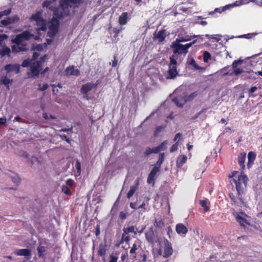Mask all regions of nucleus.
Masks as SVG:
<instances>
[{
	"label": "nucleus",
	"mask_w": 262,
	"mask_h": 262,
	"mask_svg": "<svg viewBox=\"0 0 262 262\" xmlns=\"http://www.w3.org/2000/svg\"><path fill=\"white\" fill-rule=\"evenodd\" d=\"M75 167L77 169V173L80 175L81 173V163L79 161H76L75 163Z\"/></svg>",
	"instance_id": "nucleus-43"
},
{
	"label": "nucleus",
	"mask_w": 262,
	"mask_h": 262,
	"mask_svg": "<svg viewBox=\"0 0 262 262\" xmlns=\"http://www.w3.org/2000/svg\"><path fill=\"white\" fill-rule=\"evenodd\" d=\"M39 54L37 52H34L33 53L32 59L31 60L32 62H35V60L39 56Z\"/></svg>",
	"instance_id": "nucleus-56"
},
{
	"label": "nucleus",
	"mask_w": 262,
	"mask_h": 262,
	"mask_svg": "<svg viewBox=\"0 0 262 262\" xmlns=\"http://www.w3.org/2000/svg\"><path fill=\"white\" fill-rule=\"evenodd\" d=\"M187 157L185 155H180L178 157L177 160V166L178 167H182L187 160Z\"/></svg>",
	"instance_id": "nucleus-24"
},
{
	"label": "nucleus",
	"mask_w": 262,
	"mask_h": 262,
	"mask_svg": "<svg viewBox=\"0 0 262 262\" xmlns=\"http://www.w3.org/2000/svg\"><path fill=\"white\" fill-rule=\"evenodd\" d=\"M243 72V70L240 68H236L234 70L233 73L236 75L241 74Z\"/></svg>",
	"instance_id": "nucleus-51"
},
{
	"label": "nucleus",
	"mask_w": 262,
	"mask_h": 262,
	"mask_svg": "<svg viewBox=\"0 0 262 262\" xmlns=\"http://www.w3.org/2000/svg\"><path fill=\"white\" fill-rule=\"evenodd\" d=\"M197 95L196 92H194L191 93L188 96H186V98L187 100V101L192 100L195 97H196Z\"/></svg>",
	"instance_id": "nucleus-44"
},
{
	"label": "nucleus",
	"mask_w": 262,
	"mask_h": 262,
	"mask_svg": "<svg viewBox=\"0 0 262 262\" xmlns=\"http://www.w3.org/2000/svg\"><path fill=\"white\" fill-rule=\"evenodd\" d=\"M124 29V28L122 27H115L113 29V32L115 34L113 36V40H117V37H118L119 33L122 31Z\"/></svg>",
	"instance_id": "nucleus-28"
},
{
	"label": "nucleus",
	"mask_w": 262,
	"mask_h": 262,
	"mask_svg": "<svg viewBox=\"0 0 262 262\" xmlns=\"http://www.w3.org/2000/svg\"><path fill=\"white\" fill-rule=\"evenodd\" d=\"M33 36V34L28 31H24L23 33L16 35L14 38L11 39L12 43H14L11 47L13 53H18L25 51L27 50L26 41L29 40Z\"/></svg>",
	"instance_id": "nucleus-2"
},
{
	"label": "nucleus",
	"mask_w": 262,
	"mask_h": 262,
	"mask_svg": "<svg viewBox=\"0 0 262 262\" xmlns=\"http://www.w3.org/2000/svg\"><path fill=\"white\" fill-rule=\"evenodd\" d=\"M238 173V171H233L232 172V175L229 176V177H234V181L235 184L236 191H237L238 199L243 203V199L242 194L244 192V190L247 187V184L248 180L247 176L244 174V172H241V174L238 176L236 178V174Z\"/></svg>",
	"instance_id": "nucleus-4"
},
{
	"label": "nucleus",
	"mask_w": 262,
	"mask_h": 262,
	"mask_svg": "<svg viewBox=\"0 0 262 262\" xmlns=\"http://www.w3.org/2000/svg\"><path fill=\"white\" fill-rule=\"evenodd\" d=\"M216 35H208V34H206L205 35V36L208 38H212V39H214L215 40H216L217 41H219V39L217 38L216 37H215Z\"/></svg>",
	"instance_id": "nucleus-58"
},
{
	"label": "nucleus",
	"mask_w": 262,
	"mask_h": 262,
	"mask_svg": "<svg viewBox=\"0 0 262 262\" xmlns=\"http://www.w3.org/2000/svg\"><path fill=\"white\" fill-rule=\"evenodd\" d=\"M257 90V88L256 86H252L250 90L249 91V93H253L255 92Z\"/></svg>",
	"instance_id": "nucleus-64"
},
{
	"label": "nucleus",
	"mask_w": 262,
	"mask_h": 262,
	"mask_svg": "<svg viewBox=\"0 0 262 262\" xmlns=\"http://www.w3.org/2000/svg\"><path fill=\"white\" fill-rule=\"evenodd\" d=\"M145 238L147 242L150 244L154 243V232L152 228L145 232Z\"/></svg>",
	"instance_id": "nucleus-19"
},
{
	"label": "nucleus",
	"mask_w": 262,
	"mask_h": 262,
	"mask_svg": "<svg viewBox=\"0 0 262 262\" xmlns=\"http://www.w3.org/2000/svg\"><path fill=\"white\" fill-rule=\"evenodd\" d=\"M62 191L66 194L71 195L72 194L71 191L67 185H62L61 186Z\"/></svg>",
	"instance_id": "nucleus-38"
},
{
	"label": "nucleus",
	"mask_w": 262,
	"mask_h": 262,
	"mask_svg": "<svg viewBox=\"0 0 262 262\" xmlns=\"http://www.w3.org/2000/svg\"><path fill=\"white\" fill-rule=\"evenodd\" d=\"M1 81L2 83L6 85L8 89H9V84H11L13 81L12 79H10L6 76L2 77Z\"/></svg>",
	"instance_id": "nucleus-30"
},
{
	"label": "nucleus",
	"mask_w": 262,
	"mask_h": 262,
	"mask_svg": "<svg viewBox=\"0 0 262 262\" xmlns=\"http://www.w3.org/2000/svg\"><path fill=\"white\" fill-rule=\"evenodd\" d=\"M177 60L170 58V62L168 64V70L166 77L167 79H174L178 75L179 72L177 70Z\"/></svg>",
	"instance_id": "nucleus-8"
},
{
	"label": "nucleus",
	"mask_w": 262,
	"mask_h": 262,
	"mask_svg": "<svg viewBox=\"0 0 262 262\" xmlns=\"http://www.w3.org/2000/svg\"><path fill=\"white\" fill-rule=\"evenodd\" d=\"M10 17L11 18V21L12 24L16 23L19 20V18L17 15H14L13 16Z\"/></svg>",
	"instance_id": "nucleus-50"
},
{
	"label": "nucleus",
	"mask_w": 262,
	"mask_h": 262,
	"mask_svg": "<svg viewBox=\"0 0 262 262\" xmlns=\"http://www.w3.org/2000/svg\"><path fill=\"white\" fill-rule=\"evenodd\" d=\"M152 153H153L152 149H151L150 147H147L144 151V155L146 156Z\"/></svg>",
	"instance_id": "nucleus-52"
},
{
	"label": "nucleus",
	"mask_w": 262,
	"mask_h": 262,
	"mask_svg": "<svg viewBox=\"0 0 262 262\" xmlns=\"http://www.w3.org/2000/svg\"><path fill=\"white\" fill-rule=\"evenodd\" d=\"M236 220L237 222L242 226H245L246 224H248V223L246 221V220L237 214L236 216Z\"/></svg>",
	"instance_id": "nucleus-29"
},
{
	"label": "nucleus",
	"mask_w": 262,
	"mask_h": 262,
	"mask_svg": "<svg viewBox=\"0 0 262 262\" xmlns=\"http://www.w3.org/2000/svg\"><path fill=\"white\" fill-rule=\"evenodd\" d=\"M192 37L191 36H186L184 37L179 36L176 40L180 42H186L191 40Z\"/></svg>",
	"instance_id": "nucleus-34"
},
{
	"label": "nucleus",
	"mask_w": 262,
	"mask_h": 262,
	"mask_svg": "<svg viewBox=\"0 0 262 262\" xmlns=\"http://www.w3.org/2000/svg\"><path fill=\"white\" fill-rule=\"evenodd\" d=\"M9 172L11 174L10 176L11 181L15 184L16 186H18L20 183V179L18 175L11 171H9Z\"/></svg>",
	"instance_id": "nucleus-23"
},
{
	"label": "nucleus",
	"mask_w": 262,
	"mask_h": 262,
	"mask_svg": "<svg viewBox=\"0 0 262 262\" xmlns=\"http://www.w3.org/2000/svg\"><path fill=\"white\" fill-rule=\"evenodd\" d=\"M164 156L165 154L164 152L160 154L158 160L155 164V166H158L159 168L160 169L161 165L163 163L164 160Z\"/></svg>",
	"instance_id": "nucleus-31"
},
{
	"label": "nucleus",
	"mask_w": 262,
	"mask_h": 262,
	"mask_svg": "<svg viewBox=\"0 0 262 262\" xmlns=\"http://www.w3.org/2000/svg\"><path fill=\"white\" fill-rule=\"evenodd\" d=\"M123 233L121 236V239L119 242L117 246L122 244L123 242H125L127 244L128 243L130 240V236L128 235L129 233H134V235L137 234V231L135 230V227L134 226H130L127 227H123Z\"/></svg>",
	"instance_id": "nucleus-7"
},
{
	"label": "nucleus",
	"mask_w": 262,
	"mask_h": 262,
	"mask_svg": "<svg viewBox=\"0 0 262 262\" xmlns=\"http://www.w3.org/2000/svg\"><path fill=\"white\" fill-rule=\"evenodd\" d=\"M187 63L189 65H191L196 70H200L201 68L196 63L194 59L193 58H191L188 61Z\"/></svg>",
	"instance_id": "nucleus-36"
},
{
	"label": "nucleus",
	"mask_w": 262,
	"mask_h": 262,
	"mask_svg": "<svg viewBox=\"0 0 262 262\" xmlns=\"http://www.w3.org/2000/svg\"><path fill=\"white\" fill-rule=\"evenodd\" d=\"M14 253L15 255L18 256H30L31 255V251L28 249H17Z\"/></svg>",
	"instance_id": "nucleus-17"
},
{
	"label": "nucleus",
	"mask_w": 262,
	"mask_h": 262,
	"mask_svg": "<svg viewBox=\"0 0 262 262\" xmlns=\"http://www.w3.org/2000/svg\"><path fill=\"white\" fill-rule=\"evenodd\" d=\"M11 12V9H8L3 11H0V19L4 16H7Z\"/></svg>",
	"instance_id": "nucleus-41"
},
{
	"label": "nucleus",
	"mask_w": 262,
	"mask_h": 262,
	"mask_svg": "<svg viewBox=\"0 0 262 262\" xmlns=\"http://www.w3.org/2000/svg\"><path fill=\"white\" fill-rule=\"evenodd\" d=\"M164 244V251L162 255L164 258L169 257L173 252V250L172 246V244L169 242L167 239L164 238L163 240Z\"/></svg>",
	"instance_id": "nucleus-9"
},
{
	"label": "nucleus",
	"mask_w": 262,
	"mask_h": 262,
	"mask_svg": "<svg viewBox=\"0 0 262 262\" xmlns=\"http://www.w3.org/2000/svg\"><path fill=\"white\" fill-rule=\"evenodd\" d=\"M160 170V169L158 166H154V167L150 171L147 177V183L148 184H152V186L155 185L156 179L155 177L157 173L159 172Z\"/></svg>",
	"instance_id": "nucleus-10"
},
{
	"label": "nucleus",
	"mask_w": 262,
	"mask_h": 262,
	"mask_svg": "<svg viewBox=\"0 0 262 262\" xmlns=\"http://www.w3.org/2000/svg\"><path fill=\"white\" fill-rule=\"evenodd\" d=\"M231 5H226L223 7L216 8L213 11H210L209 12V15H213L215 13H221L222 12L226 11L230 7Z\"/></svg>",
	"instance_id": "nucleus-25"
},
{
	"label": "nucleus",
	"mask_w": 262,
	"mask_h": 262,
	"mask_svg": "<svg viewBox=\"0 0 262 262\" xmlns=\"http://www.w3.org/2000/svg\"><path fill=\"white\" fill-rule=\"evenodd\" d=\"M168 144L167 141H164L162 143H161L159 145H158L162 150H164L166 148V145Z\"/></svg>",
	"instance_id": "nucleus-46"
},
{
	"label": "nucleus",
	"mask_w": 262,
	"mask_h": 262,
	"mask_svg": "<svg viewBox=\"0 0 262 262\" xmlns=\"http://www.w3.org/2000/svg\"><path fill=\"white\" fill-rule=\"evenodd\" d=\"M7 73L14 71L16 73H18L20 70V65L18 64H8L4 67Z\"/></svg>",
	"instance_id": "nucleus-12"
},
{
	"label": "nucleus",
	"mask_w": 262,
	"mask_h": 262,
	"mask_svg": "<svg viewBox=\"0 0 262 262\" xmlns=\"http://www.w3.org/2000/svg\"><path fill=\"white\" fill-rule=\"evenodd\" d=\"M241 60H235L232 63V67L234 69L237 68V65L242 63Z\"/></svg>",
	"instance_id": "nucleus-54"
},
{
	"label": "nucleus",
	"mask_w": 262,
	"mask_h": 262,
	"mask_svg": "<svg viewBox=\"0 0 262 262\" xmlns=\"http://www.w3.org/2000/svg\"><path fill=\"white\" fill-rule=\"evenodd\" d=\"M119 217L120 219L123 220L125 219L126 217V213H124L123 212H121L119 214Z\"/></svg>",
	"instance_id": "nucleus-63"
},
{
	"label": "nucleus",
	"mask_w": 262,
	"mask_h": 262,
	"mask_svg": "<svg viewBox=\"0 0 262 262\" xmlns=\"http://www.w3.org/2000/svg\"><path fill=\"white\" fill-rule=\"evenodd\" d=\"M176 231L179 234H186L188 229L183 224L179 223L176 225Z\"/></svg>",
	"instance_id": "nucleus-16"
},
{
	"label": "nucleus",
	"mask_w": 262,
	"mask_h": 262,
	"mask_svg": "<svg viewBox=\"0 0 262 262\" xmlns=\"http://www.w3.org/2000/svg\"><path fill=\"white\" fill-rule=\"evenodd\" d=\"M172 101L179 107H182L187 101L186 95L183 94L182 95L177 96L172 99Z\"/></svg>",
	"instance_id": "nucleus-11"
},
{
	"label": "nucleus",
	"mask_w": 262,
	"mask_h": 262,
	"mask_svg": "<svg viewBox=\"0 0 262 262\" xmlns=\"http://www.w3.org/2000/svg\"><path fill=\"white\" fill-rule=\"evenodd\" d=\"M256 154L253 151H250L248 154V162L247 164V167L250 168L251 165L253 164L254 161L256 158Z\"/></svg>",
	"instance_id": "nucleus-22"
},
{
	"label": "nucleus",
	"mask_w": 262,
	"mask_h": 262,
	"mask_svg": "<svg viewBox=\"0 0 262 262\" xmlns=\"http://www.w3.org/2000/svg\"><path fill=\"white\" fill-rule=\"evenodd\" d=\"M166 36V32L165 30H160L155 35V37L158 39L159 42L163 41Z\"/></svg>",
	"instance_id": "nucleus-26"
},
{
	"label": "nucleus",
	"mask_w": 262,
	"mask_h": 262,
	"mask_svg": "<svg viewBox=\"0 0 262 262\" xmlns=\"http://www.w3.org/2000/svg\"><path fill=\"white\" fill-rule=\"evenodd\" d=\"M229 197L230 199V200H231V201L232 202V204L234 205H236L237 199H236V197L235 196V195H234V194L232 193H230L229 194Z\"/></svg>",
	"instance_id": "nucleus-42"
},
{
	"label": "nucleus",
	"mask_w": 262,
	"mask_h": 262,
	"mask_svg": "<svg viewBox=\"0 0 262 262\" xmlns=\"http://www.w3.org/2000/svg\"><path fill=\"white\" fill-rule=\"evenodd\" d=\"M66 184L70 187H72L75 183L74 181L72 179H68L66 180Z\"/></svg>",
	"instance_id": "nucleus-45"
},
{
	"label": "nucleus",
	"mask_w": 262,
	"mask_h": 262,
	"mask_svg": "<svg viewBox=\"0 0 262 262\" xmlns=\"http://www.w3.org/2000/svg\"><path fill=\"white\" fill-rule=\"evenodd\" d=\"M56 1H46L42 4L43 8H49L50 10L53 12V16L51 21L47 22L46 19L42 18L41 11H37L36 13L32 14L31 17V19L36 23L38 30L45 31L48 28V36L51 38H53L58 31L59 26L58 19L65 17H60L55 14V11L57 10L60 7V5L59 7L56 8L53 7V4ZM60 1L61 0H60Z\"/></svg>",
	"instance_id": "nucleus-1"
},
{
	"label": "nucleus",
	"mask_w": 262,
	"mask_h": 262,
	"mask_svg": "<svg viewBox=\"0 0 262 262\" xmlns=\"http://www.w3.org/2000/svg\"><path fill=\"white\" fill-rule=\"evenodd\" d=\"M38 255L39 257H44V252L46 251V248L44 246H39L37 247Z\"/></svg>",
	"instance_id": "nucleus-32"
},
{
	"label": "nucleus",
	"mask_w": 262,
	"mask_h": 262,
	"mask_svg": "<svg viewBox=\"0 0 262 262\" xmlns=\"http://www.w3.org/2000/svg\"><path fill=\"white\" fill-rule=\"evenodd\" d=\"M178 148V142H177L172 145V146L171 147V148L170 149V151L171 152H173L177 150Z\"/></svg>",
	"instance_id": "nucleus-47"
},
{
	"label": "nucleus",
	"mask_w": 262,
	"mask_h": 262,
	"mask_svg": "<svg viewBox=\"0 0 262 262\" xmlns=\"http://www.w3.org/2000/svg\"><path fill=\"white\" fill-rule=\"evenodd\" d=\"M48 88V84L47 83L43 84L42 86H41L40 84H39L38 90L41 91H43L46 90Z\"/></svg>",
	"instance_id": "nucleus-48"
},
{
	"label": "nucleus",
	"mask_w": 262,
	"mask_h": 262,
	"mask_svg": "<svg viewBox=\"0 0 262 262\" xmlns=\"http://www.w3.org/2000/svg\"><path fill=\"white\" fill-rule=\"evenodd\" d=\"M107 251V245L106 244L101 243L99 245L98 255L99 256L103 257L106 254Z\"/></svg>",
	"instance_id": "nucleus-20"
},
{
	"label": "nucleus",
	"mask_w": 262,
	"mask_h": 262,
	"mask_svg": "<svg viewBox=\"0 0 262 262\" xmlns=\"http://www.w3.org/2000/svg\"><path fill=\"white\" fill-rule=\"evenodd\" d=\"M96 85L93 83H87L83 85L81 88V93L83 95H86Z\"/></svg>",
	"instance_id": "nucleus-14"
},
{
	"label": "nucleus",
	"mask_w": 262,
	"mask_h": 262,
	"mask_svg": "<svg viewBox=\"0 0 262 262\" xmlns=\"http://www.w3.org/2000/svg\"><path fill=\"white\" fill-rule=\"evenodd\" d=\"M138 249V247H137V245H136V244H134L133 245V246L132 247L130 251H129V253L130 255H133V257L135 258L136 257V251Z\"/></svg>",
	"instance_id": "nucleus-35"
},
{
	"label": "nucleus",
	"mask_w": 262,
	"mask_h": 262,
	"mask_svg": "<svg viewBox=\"0 0 262 262\" xmlns=\"http://www.w3.org/2000/svg\"><path fill=\"white\" fill-rule=\"evenodd\" d=\"M140 179L138 178L135 181V185L132 186L130 188V190L127 193V198L130 199L138 190L139 185Z\"/></svg>",
	"instance_id": "nucleus-13"
},
{
	"label": "nucleus",
	"mask_w": 262,
	"mask_h": 262,
	"mask_svg": "<svg viewBox=\"0 0 262 262\" xmlns=\"http://www.w3.org/2000/svg\"><path fill=\"white\" fill-rule=\"evenodd\" d=\"M13 24L11 21V18L9 17H7L6 19L2 20L0 21V26H7L9 25Z\"/></svg>",
	"instance_id": "nucleus-33"
},
{
	"label": "nucleus",
	"mask_w": 262,
	"mask_h": 262,
	"mask_svg": "<svg viewBox=\"0 0 262 262\" xmlns=\"http://www.w3.org/2000/svg\"><path fill=\"white\" fill-rule=\"evenodd\" d=\"M11 49L6 46H4L2 49H0V56L1 58H3L5 56H7L8 57L10 58L11 57Z\"/></svg>",
	"instance_id": "nucleus-21"
},
{
	"label": "nucleus",
	"mask_w": 262,
	"mask_h": 262,
	"mask_svg": "<svg viewBox=\"0 0 262 262\" xmlns=\"http://www.w3.org/2000/svg\"><path fill=\"white\" fill-rule=\"evenodd\" d=\"M127 12H124L119 16V23L120 25H124L127 23Z\"/></svg>",
	"instance_id": "nucleus-27"
},
{
	"label": "nucleus",
	"mask_w": 262,
	"mask_h": 262,
	"mask_svg": "<svg viewBox=\"0 0 262 262\" xmlns=\"http://www.w3.org/2000/svg\"><path fill=\"white\" fill-rule=\"evenodd\" d=\"M81 0H61L60 7L55 11V14L60 17L68 16L72 7H77Z\"/></svg>",
	"instance_id": "nucleus-5"
},
{
	"label": "nucleus",
	"mask_w": 262,
	"mask_h": 262,
	"mask_svg": "<svg viewBox=\"0 0 262 262\" xmlns=\"http://www.w3.org/2000/svg\"><path fill=\"white\" fill-rule=\"evenodd\" d=\"M100 234V225H97L96 227L95 234L97 236H99Z\"/></svg>",
	"instance_id": "nucleus-57"
},
{
	"label": "nucleus",
	"mask_w": 262,
	"mask_h": 262,
	"mask_svg": "<svg viewBox=\"0 0 262 262\" xmlns=\"http://www.w3.org/2000/svg\"><path fill=\"white\" fill-rule=\"evenodd\" d=\"M127 257H128L127 253H125V254H122L121 256V261H124Z\"/></svg>",
	"instance_id": "nucleus-61"
},
{
	"label": "nucleus",
	"mask_w": 262,
	"mask_h": 262,
	"mask_svg": "<svg viewBox=\"0 0 262 262\" xmlns=\"http://www.w3.org/2000/svg\"><path fill=\"white\" fill-rule=\"evenodd\" d=\"M59 137L62 140H65L68 143L71 144V141H72L70 140L68 137H67L66 135H60Z\"/></svg>",
	"instance_id": "nucleus-49"
},
{
	"label": "nucleus",
	"mask_w": 262,
	"mask_h": 262,
	"mask_svg": "<svg viewBox=\"0 0 262 262\" xmlns=\"http://www.w3.org/2000/svg\"><path fill=\"white\" fill-rule=\"evenodd\" d=\"M195 42L196 40H194L185 45H182L180 43L181 42L176 40L172 42L170 46L173 51V54L170 58L181 62L188 53V49L195 43Z\"/></svg>",
	"instance_id": "nucleus-3"
},
{
	"label": "nucleus",
	"mask_w": 262,
	"mask_h": 262,
	"mask_svg": "<svg viewBox=\"0 0 262 262\" xmlns=\"http://www.w3.org/2000/svg\"><path fill=\"white\" fill-rule=\"evenodd\" d=\"M6 120H7L5 118H0V126L6 124Z\"/></svg>",
	"instance_id": "nucleus-59"
},
{
	"label": "nucleus",
	"mask_w": 262,
	"mask_h": 262,
	"mask_svg": "<svg viewBox=\"0 0 262 262\" xmlns=\"http://www.w3.org/2000/svg\"><path fill=\"white\" fill-rule=\"evenodd\" d=\"M110 258V260L109 262H117L118 257L114 256L113 255H111Z\"/></svg>",
	"instance_id": "nucleus-53"
},
{
	"label": "nucleus",
	"mask_w": 262,
	"mask_h": 262,
	"mask_svg": "<svg viewBox=\"0 0 262 262\" xmlns=\"http://www.w3.org/2000/svg\"><path fill=\"white\" fill-rule=\"evenodd\" d=\"M200 204L203 208L205 212H207L209 210V207L207 206V202L206 200H200Z\"/></svg>",
	"instance_id": "nucleus-37"
},
{
	"label": "nucleus",
	"mask_w": 262,
	"mask_h": 262,
	"mask_svg": "<svg viewBox=\"0 0 262 262\" xmlns=\"http://www.w3.org/2000/svg\"><path fill=\"white\" fill-rule=\"evenodd\" d=\"M154 226L156 227L161 228L164 226V223L161 220H158L156 219L154 223Z\"/></svg>",
	"instance_id": "nucleus-39"
},
{
	"label": "nucleus",
	"mask_w": 262,
	"mask_h": 262,
	"mask_svg": "<svg viewBox=\"0 0 262 262\" xmlns=\"http://www.w3.org/2000/svg\"><path fill=\"white\" fill-rule=\"evenodd\" d=\"M156 112V111H153L150 114L149 116H148V117H147L146 118V119H145V120L144 121V122L142 123V124H144L145 122H146V121H147Z\"/></svg>",
	"instance_id": "nucleus-62"
},
{
	"label": "nucleus",
	"mask_w": 262,
	"mask_h": 262,
	"mask_svg": "<svg viewBox=\"0 0 262 262\" xmlns=\"http://www.w3.org/2000/svg\"><path fill=\"white\" fill-rule=\"evenodd\" d=\"M246 154L245 152L241 153L238 157V163L241 167V172H244L245 168V161L246 160Z\"/></svg>",
	"instance_id": "nucleus-18"
},
{
	"label": "nucleus",
	"mask_w": 262,
	"mask_h": 262,
	"mask_svg": "<svg viewBox=\"0 0 262 262\" xmlns=\"http://www.w3.org/2000/svg\"><path fill=\"white\" fill-rule=\"evenodd\" d=\"M47 58V55H45L41 57L39 60L37 62H32V60L26 59L23 61L21 66L23 67H28L30 66L31 73H28L29 77L37 76L41 70L42 64L45 61Z\"/></svg>",
	"instance_id": "nucleus-6"
},
{
	"label": "nucleus",
	"mask_w": 262,
	"mask_h": 262,
	"mask_svg": "<svg viewBox=\"0 0 262 262\" xmlns=\"http://www.w3.org/2000/svg\"><path fill=\"white\" fill-rule=\"evenodd\" d=\"M161 150H162L161 149H160V147L159 146L152 148L153 153H155V154H157Z\"/></svg>",
	"instance_id": "nucleus-60"
},
{
	"label": "nucleus",
	"mask_w": 262,
	"mask_h": 262,
	"mask_svg": "<svg viewBox=\"0 0 262 262\" xmlns=\"http://www.w3.org/2000/svg\"><path fill=\"white\" fill-rule=\"evenodd\" d=\"M211 58V55L210 54L207 52L205 51L203 54V60L205 62H207L209 59Z\"/></svg>",
	"instance_id": "nucleus-40"
},
{
	"label": "nucleus",
	"mask_w": 262,
	"mask_h": 262,
	"mask_svg": "<svg viewBox=\"0 0 262 262\" xmlns=\"http://www.w3.org/2000/svg\"><path fill=\"white\" fill-rule=\"evenodd\" d=\"M65 75L79 76L80 71L78 69H75L73 66L68 67L64 72Z\"/></svg>",
	"instance_id": "nucleus-15"
},
{
	"label": "nucleus",
	"mask_w": 262,
	"mask_h": 262,
	"mask_svg": "<svg viewBox=\"0 0 262 262\" xmlns=\"http://www.w3.org/2000/svg\"><path fill=\"white\" fill-rule=\"evenodd\" d=\"M8 37V35L5 34H0V43L4 40L7 39Z\"/></svg>",
	"instance_id": "nucleus-55"
}]
</instances>
